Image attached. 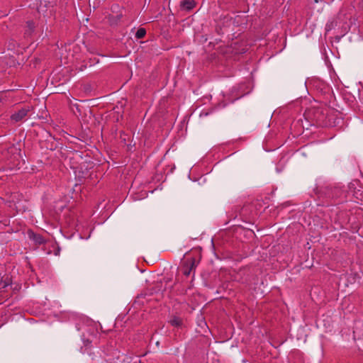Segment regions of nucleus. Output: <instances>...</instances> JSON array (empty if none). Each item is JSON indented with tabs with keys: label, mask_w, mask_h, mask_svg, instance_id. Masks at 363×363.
Segmentation results:
<instances>
[{
	"label": "nucleus",
	"mask_w": 363,
	"mask_h": 363,
	"mask_svg": "<svg viewBox=\"0 0 363 363\" xmlns=\"http://www.w3.org/2000/svg\"><path fill=\"white\" fill-rule=\"evenodd\" d=\"M34 240L38 244L44 242V240L41 236H35Z\"/></svg>",
	"instance_id": "1a4fd4ad"
},
{
	"label": "nucleus",
	"mask_w": 363,
	"mask_h": 363,
	"mask_svg": "<svg viewBox=\"0 0 363 363\" xmlns=\"http://www.w3.org/2000/svg\"><path fill=\"white\" fill-rule=\"evenodd\" d=\"M279 342H271V345H272L273 347H279V346L280 345V344L277 345V343H279Z\"/></svg>",
	"instance_id": "9d476101"
},
{
	"label": "nucleus",
	"mask_w": 363,
	"mask_h": 363,
	"mask_svg": "<svg viewBox=\"0 0 363 363\" xmlns=\"http://www.w3.org/2000/svg\"><path fill=\"white\" fill-rule=\"evenodd\" d=\"M101 359L102 360L101 363H105L103 358H101Z\"/></svg>",
	"instance_id": "ddd939ff"
},
{
	"label": "nucleus",
	"mask_w": 363,
	"mask_h": 363,
	"mask_svg": "<svg viewBox=\"0 0 363 363\" xmlns=\"http://www.w3.org/2000/svg\"><path fill=\"white\" fill-rule=\"evenodd\" d=\"M181 6L184 10L190 11L195 6V2L192 0H184L182 1Z\"/></svg>",
	"instance_id": "20e7f679"
},
{
	"label": "nucleus",
	"mask_w": 363,
	"mask_h": 363,
	"mask_svg": "<svg viewBox=\"0 0 363 363\" xmlns=\"http://www.w3.org/2000/svg\"><path fill=\"white\" fill-rule=\"evenodd\" d=\"M159 344H160V342H159V341H157V342H156V345H157V346H158V345H159Z\"/></svg>",
	"instance_id": "f8f14e48"
},
{
	"label": "nucleus",
	"mask_w": 363,
	"mask_h": 363,
	"mask_svg": "<svg viewBox=\"0 0 363 363\" xmlns=\"http://www.w3.org/2000/svg\"><path fill=\"white\" fill-rule=\"evenodd\" d=\"M35 31V26L34 23L32 21H28L26 28L25 30V37L26 38H30L33 35V33Z\"/></svg>",
	"instance_id": "f03ea898"
},
{
	"label": "nucleus",
	"mask_w": 363,
	"mask_h": 363,
	"mask_svg": "<svg viewBox=\"0 0 363 363\" xmlns=\"http://www.w3.org/2000/svg\"><path fill=\"white\" fill-rule=\"evenodd\" d=\"M196 266V264H195V260L194 259H191L188 264H186V265L184 267V270H183V273L185 276H189L191 271L193 270V269Z\"/></svg>",
	"instance_id": "7ed1b4c3"
},
{
	"label": "nucleus",
	"mask_w": 363,
	"mask_h": 363,
	"mask_svg": "<svg viewBox=\"0 0 363 363\" xmlns=\"http://www.w3.org/2000/svg\"><path fill=\"white\" fill-rule=\"evenodd\" d=\"M28 112V108H23L11 116V120L15 122L21 121L26 116Z\"/></svg>",
	"instance_id": "f257e3e1"
},
{
	"label": "nucleus",
	"mask_w": 363,
	"mask_h": 363,
	"mask_svg": "<svg viewBox=\"0 0 363 363\" xmlns=\"http://www.w3.org/2000/svg\"><path fill=\"white\" fill-rule=\"evenodd\" d=\"M146 34V30L145 28H139L136 33H135V37L138 38V39H141L143 38Z\"/></svg>",
	"instance_id": "6e6552de"
},
{
	"label": "nucleus",
	"mask_w": 363,
	"mask_h": 363,
	"mask_svg": "<svg viewBox=\"0 0 363 363\" xmlns=\"http://www.w3.org/2000/svg\"><path fill=\"white\" fill-rule=\"evenodd\" d=\"M91 341H89V342H84V347H82V350H83V352L85 353L86 352L87 354H89V355L92 354H95V352H91Z\"/></svg>",
	"instance_id": "423d86ee"
},
{
	"label": "nucleus",
	"mask_w": 363,
	"mask_h": 363,
	"mask_svg": "<svg viewBox=\"0 0 363 363\" xmlns=\"http://www.w3.org/2000/svg\"><path fill=\"white\" fill-rule=\"evenodd\" d=\"M169 323L172 326L182 327L183 325V320L178 316H172L169 319Z\"/></svg>",
	"instance_id": "39448f33"
},
{
	"label": "nucleus",
	"mask_w": 363,
	"mask_h": 363,
	"mask_svg": "<svg viewBox=\"0 0 363 363\" xmlns=\"http://www.w3.org/2000/svg\"><path fill=\"white\" fill-rule=\"evenodd\" d=\"M96 353H97V354H99V353H100V350H99L96 349Z\"/></svg>",
	"instance_id": "9b49d317"
},
{
	"label": "nucleus",
	"mask_w": 363,
	"mask_h": 363,
	"mask_svg": "<svg viewBox=\"0 0 363 363\" xmlns=\"http://www.w3.org/2000/svg\"><path fill=\"white\" fill-rule=\"evenodd\" d=\"M37 4H39L38 6V9L39 12L43 11V9L45 8L48 4V0H36Z\"/></svg>",
	"instance_id": "0eeeda50"
}]
</instances>
